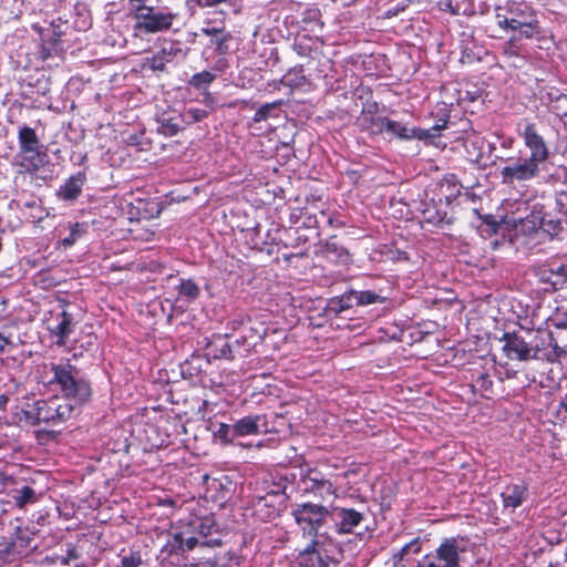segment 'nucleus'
<instances>
[{
    "mask_svg": "<svg viewBox=\"0 0 567 567\" xmlns=\"http://www.w3.org/2000/svg\"><path fill=\"white\" fill-rule=\"evenodd\" d=\"M517 135L529 151V156L518 158L515 163L506 165L499 171L503 184L527 182L538 177L540 166L550 157L549 145L540 134L536 123L525 122L524 124H518Z\"/></svg>",
    "mask_w": 567,
    "mask_h": 567,
    "instance_id": "1",
    "label": "nucleus"
},
{
    "mask_svg": "<svg viewBox=\"0 0 567 567\" xmlns=\"http://www.w3.org/2000/svg\"><path fill=\"white\" fill-rule=\"evenodd\" d=\"M52 374L43 377V382L54 386L63 394V400L74 402V406H82L90 402L93 391L91 382L80 375V370L71 363L70 359H62L59 363L45 365Z\"/></svg>",
    "mask_w": 567,
    "mask_h": 567,
    "instance_id": "2",
    "label": "nucleus"
},
{
    "mask_svg": "<svg viewBox=\"0 0 567 567\" xmlns=\"http://www.w3.org/2000/svg\"><path fill=\"white\" fill-rule=\"evenodd\" d=\"M303 538H332L333 512L331 508L311 502L297 504L291 512Z\"/></svg>",
    "mask_w": 567,
    "mask_h": 567,
    "instance_id": "3",
    "label": "nucleus"
},
{
    "mask_svg": "<svg viewBox=\"0 0 567 567\" xmlns=\"http://www.w3.org/2000/svg\"><path fill=\"white\" fill-rule=\"evenodd\" d=\"M467 536H452L442 539L434 551L425 554L412 567H461L462 555L468 551Z\"/></svg>",
    "mask_w": 567,
    "mask_h": 567,
    "instance_id": "4",
    "label": "nucleus"
},
{
    "mask_svg": "<svg viewBox=\"0 0 567 567\" xmlns=\"http://www.w3.org/2000/svg\"><path fill=\"white\" fill-rule=\"evenodd\" d=\"M75 406L62 398L51 396L47 400H38L23 410L25 420L33 424L45 423L58 425L66 422L73 415Z\"/></svg>",
    "mask_w": 567,
    "mask_h": 567,
    "instance_id": "5",
    "label": "nucleus"
},
{
    "mask_svg": "<svg viewBox=\"0 0 567 567\" xmlns=\"http://www.w3.org/2000/svg\"><path fill=\"white\" fill-rule=\"evenodd\" d=\"M339 551L333 538H313L300 550L296 557L298 567H336Z\"/></svg>",
    "mask_w": 567,
    "mask_h": 567,
    "instance_id": "6",
    "label": "nucleus"
},
{
    "mask_svg": "<svg viewBox=\"0 0 567 567\" xmlns=\"http://www.w3.org/2000/svg\"><path fill=\"white\" fill-rule=\"evenodd\" d=\"M333 474H328L318 467L308 464L300 466L298 487L305 495L326 501L328 497H337L338 487L332 481Z\"/></svg>",
    "mask_w": 567,
    "mask_h": 567,
    "instance_id": "7",
    "label": "nucleus"
},
{
    "mask_svg": "<svg viewBox=\"0 0 567 567\" xmlns=\"http://www.w3.org/2000/svg\"><path fill=\"white\" fill-rule=\"evenodd\" d=\"M177 16V13L168 8L156 10L155 7L150 6L133 18L135 21L134 28L135 30L151 34L168 31Z\"/></svg>",
    "mask_w": 567,
    "mask_h": 567,
    "instance_id": "8",
    "label": "nucleus"
},
{
    "mask_svg": "<svg viewBox=\"0 0 567 567\" xmlns=\"http://www.w3.org/2000/svg\"><path fill=\"white\" fill-rule=\"evenodd\" d=\"M286 483L276 484V488L269 491L266 495L257 497L252 504V516L259 522H271L279 517Z\"/></svg>",
    "mask_w": 567,
    "mask_h": 567,
    "instance_id": "9",
    "label": "nucleus"
},
{
    "mask_svg": "<svg viewBox=\"0 0 567 567\" xmlns=\"http://www.w3.org/2000/svg\"><path fill=\"white\" fill-rule=\"evenodd\" d=\"M535 14V9L526 2L508 1L506 7L496 8V23L501 29L516 30Z\"/></svg>",
    "mask_w": 567,
    "mask_h": 567,
    "instance_id": "10",
    "label": "nucleus"
},
{
    "mask_svg": "<svg viewBox=\"0 0 567 567\" xmlns=\"http://www.w3.org/2000/svg\"><path fill=\"white\" fill-rule=\"evenodd\" d=\"M447 124V120H444L441 124H435L431 128H408L406 126L402 125L400 122L393 121L389 117H386L384 122V128L383 133H388L392 136H395L400 140H426L431 137H435L437 135V132L445 128Z\"/></svg>",
    "mask_w": 567,
    "mask_h": 567,
    "instance_id": "11",
    "label": "nucleus"
},
{
    "mask_svg": "<svg viewBox=\"0 0 567 567\" xmlns=\"http://www.w3.org/2000/svg\"><path fill=\"white\" fill-rule=\"evenodd\" d=\"M502 340L504 341L503 351L509 360L529 361L535 357L530 338L518 332H506Z\"/></svg>",
    "mask_w": 567,
    "mask_h": 567,
    "instance_id": "12",
    "label": "nucleus"
},
{
    "mask_svg": "<svg viewBox=\"0 0 567 567\" xmlns=\"http://www.w3.org/2000/svg\"><path fill=\"white\" fill-rule=\"evenodd\" d=\"M192 533L200 539V547H219L223 542L219 537L217 526L213 517H194L187 525Z\"/></svg>",
    "mask_w": 567,
    "mask_h": 567,
    "instance_id": "13",
    "label": "nucleus"
},
{
    "mask_svg": "<svg viewBox=\"0 0 567 567\" xmlns=\"http://www.w3.org/2000/svg\"><path fill=\"white\" fill-rule=\"evenodd\" d=\"M181 53L182 48L178 41L166 40L158 51L144 59L143 68L153 72H165L166 65L172 63Z\"/></svg>",
    "mask_w": 567,
    "mask_h": 567,
    "instance_id": "14",
    "label": "nucleus"
},
{
    "mask_svg": "<svg viewBox=\"0 0 567 567\" xmlns=\"http://www.w3.org/2000/svg\"><path fill=\"white\" fill-rule=\"evenodd\" d=\"M331 512H333L332 530L339 535L351 534L364 519L363 514L354 508L334 506L331 507Z\"/></svg>",
    "mask_w": 567,
    "mask_h": 567,
    "instance_id": "15",
    "label": "nucleus"
},
{
    "mask_svg": "<svg viewBox=\"0 0 567 567\" xmlns=\"http://www.w3.org/2000/svg\"><path fill=\"white\" fill-rule=\"evenodd\" d=\"M199 538L192 533L189 527L175 532L172 537L166 542L162 551L166 553L168 556L173 555H184L187 551L195 549V547L199 546Z\"/></svg>",
    "mask_w": 567,
    "mask_h": 567,
    "instance_id": "16",
    "label": "nucleus"
},
{
    "mask_svg": "<svg viewBox=\"0 0 567 567\" xmlns=\"http://www.w3.org/2000/svg\"><path fill=\"white\" fill-rule=\"evenodd\" d=\"M378 112L379 105L377 102L364 104L357 118V124L362 132H367L369 135L373 136L383 134L386 116H379Z\"/></svg>",
    "mask_w": 567,
    "mask_h": 567,
    "instance_id": "17",
    "label": "nucleus"
},
{
    "mask_svg": "<svg viewBox=\"0 0 567 567\" xmlns=\"http://www.w3.org/2000/svg\"><path fill=\"white\" fill-rule=\"evenodd\" d=\"M234 436L258 435L268 432L266 414H250L237 420L233 424Z\"/></svg>",
    "mask_w": 567,
    "mask_h": 567,
    "instance_id": "18",
    "label": "nucleus"
},
{
    "mask_svg": "<svg viewBox=\"0 0 567 567\" xmlns=\"http://www.w3.org/2000/svg\"><path fill=\"white\" fill-rule=\"evenodd\" d=\"M528 497V484L525 481L519 483H512L505 486L501 493V499L505 509L511 508L512 511L522 506Z\"/></svg>",
    "mask_w": 567,
    "mask_h": 567,
    "instance_id": "19",
    "label": "nucleus"
},
{
    "mask_svg": "<svg viewBox=\"0 0 567 567\" xmlns=\"http://www.w3.org/2000/svg\"><path fill=\"white\" fill-rule=\"evenodd\" d=\"M449 206L450 203L446 200L445 203H442L441 199L439 203L432 200V203L427 204L422 212L423 223L433 225L435 227H444L446 225H451L452 218L449 215Z\"/></svg>",
    "mask_w": 567,
    "mask_h": 567,
    "instance_id": "20",
    "label": "nucleus"
},
{
    "mask_svg": "<svg viewBox=\"0 0 567 567\" xmlns=\"http://www.w3.org/2000/svg\"><path fill=\"white\" fill-rule=\"evenodd\" d=\"M41 146L31 147V152H20V162L18 165L27 173L34 174L44 167L49 162V156L40 150Z\"/></svg>",
    "mask_w": 567,
    "mask_h": 567,
    "instance_id": "21",
    "label": "nucleus"
},
{
    "mask_svg": "<svg viewBox=\"0 0 567 567\" xmlns=\"http://www.w3.org/2000/svg\"><path fill=\"white\" fill-rule=\"evenodd\" d=\"M547 340L551 354H547L546 361L557 362L561 357L567 355V328L557 327L556 331L547 332Z\"/></svg>",
    "mask_w": 567,
    "mask_h": 567,
    "instance_id": "22",
    "label": "nucleus"
},
{
    "mask_svg": "<svg viewBox=\"0 0 567 567\" xmlns=\"http://www.w3.org/2000/svg\"><path fill=\"white\" fill-rule=\"evenodd\" d=\"M200 32L210 38L209 45L215 47V51L219 55H226L229 53V42L233 40V35L229 31L224 28H202Z\"/></svg>",
    "mask_w": 567,
    "mask_h": 567,
    "instance_id": "23",
    "label": "nucleus"
},
{
    "mask_svg": "<svg viewBox=\"0 0 567 567\" xmlns=\"http://www.w3.org/2000/svg\"><path fill=\"white\" fill-rule=\"evenodd\" d=\"M207 354L218 360H235L228 333L215 336L207 344Z\"/></svg>",
    "mask_w": 567,
    "mask_h": 567,
    "instance_id": "24",
    "label": "nucleus"
},
{
    "mask_svg": "<svg viewBox=\"0 0 567 567\" xmlns=\"http://www.w3.org/2000/svg\"><path fill=\"white\" fill-rule=\"evenodd\" d=\"M321 255L334 264H346L349 260V251L338 241L337 236H330L323 244Z\"/></svg>",
    "mask_w": 567,
    "mask_h": 567,
    "instance_id": "25",
    "label": "nucleus"
},
{
    "mask_svg": "<svg viewBox=\"0 0 567 567\" xmlns=\"http://www.w3.org/2000/svg\"><path fill=\"white\" fill-rule=\"evenodd\" d=\"M8 495L19 509H24L27 505L35 504L41 498V494H38L33 487L25 484L11 489Z\"/></svg>",
    "mask_w": 567,
    "mask_h": 567,
    "instance_id": "26",
    "label": "nucleus"
},
{
    "mask_svg": "<svg viewBox=\"0 0 567 567\" xmlns=\"http://www.w3.org/2000/svg\"><path fill=\"white\" fill-rule=\"evenodd\" d=\"M514 31L517 33L513 34V37H515L519 41H522L523 39H525V40H542L545 38L544 30L540 27V22L538 20L537 14L532 17L529 20L523 22Z\"/></svg>",
    "mask_w": 567,
    "mask_h": 567,
    "instance_id": "27",
    "label": "nucleus"
},
{
    "mask_svg": "<svg viewBox=\"0 0 567 567\" xmlns=\"http://www.w3.org/2000/svg\"><path fill=\"white\" fill-rule=\"evenodd\" d=\"M86 177L85 173H78L76 175L70 176L65 183L59 189V197L63 200H74L76 199L84 185Z\"/></svg>",
    "mask_w": 567,
    "mask_h": 567,
    "instance_id": "28",
    "label": "nucleus"
},
{
    "mask_svg": "<svg viewBox=\"0 0 567 567\" xmlns=\"http://www.w3.org/2000/svg\"><path fill=\"white\" fill-rule=\"evenodd\" d=\"M262 337L261 333L247 334L243 333L239 338L230 340L234 358H245L249 354L250 350L255 347L258 340Z\"/></svg>",
    "mask_w": 567,
    "mask_h": 567,
    "instance_id": "29",
    "label": "nucleus"
},
{
    "mask_svg": "<svg viewBox=\"0 0 567 567\" xmlns=\"http://www.w3.org/2000/svg\"><path fill=\"white\" fill-rule=\"evenodd\" d=\"M526 334L530 338V343L533 348V352L535 357L532 360H545L547 354H551V348L548 346L547 332H533L530 330H526Z\"/></svg>",
    "mask_w": 567,
    "mask_h": 567,
    "instance_id": "30",
    "label": "nucleus"
},
{
    "mask_svg": "<svg viewBox=\"0 0 567 567\" xmlns=\"http://www.w3.org/2000/svg\"><path fill=\"white\" fill-rule=\"evenodd\" d=\"M421 549L422 545L420 537H415L402 546L398 551L393 553L388 563H391L392 567H408V560L405 558L408 553L412 550L414 554H419Z\"/></svg>",
    "mask_w": 567,
    "mask_h": 567,
    "instance_id": "31",
    "label": "nucleus"
},
{
    "mask_svg": "<svg viewBox=\"0 0 567 567\" xmlns=\"http://www.w3.org/2000/svg\"><path fill=\"white\" fill-rule=\"evenodd\" d=\"M61 321L54 328L53 333L56 337V344L64 346L69 336L73 332V318L66 310L60 313Z\"/></svg>",
    "mask_w": 567,
    "mask_h": 567,
    "instance_id": "32",
    "label": "nucleus"
},
{
    "mask_svg": "<svg viewBox=\"0 0 567 567\" xmlns=\"http://www.w3.org/2000/svg\"><path fill=\"white\" fill-rule=\"evenodd\" d=\"M354 306H369L372 303H384L388 299L372 290H350Z\"/></svg>",
    "mask_w": 567,
    "mask_h": 567,
    "instance_id": "33",
    "label": "nucleus"
},
{
    "mask_svg": "<svg viewBox=\"0 0 567 567\" xmlns=\"http://www.w3.org/2000/svg\"><path fill=\"white\" fill-rule=\"evenodd\" d=\"M19 150L20 152H31V147L41 146L40 140L35 131L27 125H23L18 132Z\"/></svg>",
    "mask_w": 567,
    "mask_h": 567,
    "instance_id": "34",
    "label": "nucleus"
},
{
    "mask_svg": "<svg viewBox=\"0 0 567 567\" xmlns=\"http://www.w3.org/2000/svg\"><path fill=\"white\" fill-rule=\"evenodd\" d=\"M178 298L188 302L196 300L199 297V286L193 279L182 278L176 287Z\"/></svg>",
    "mask_w": 567,
    "mask_h": 567,
    "instance_id": "35",
    "label": "nucleus"
},
{
    "mask_svg": "<svg viewBox=\"0 0 567 567\" xmlns=\"http://www.w3.org/2000/svg\"><path fill=\"white\" fill-rule=\"evenodd\" d=\"M354 305H353L352 298L350 296V291H347V292L342 293L340 297L330 299L328 301L326 311L328 315L333 313V315L338 316L339 313L349 310Z\"/></svg>",
    "mask_w": 567,
    "mask_h": 567,
    "instance_id": "36",
    "label": "nucleus"
},
{
    "mask_svg": "<svg viewBox=\"0 0 567 567\" xmlns=\"http://www.w3.org/2000/svg\"><path fill=\"white\" fill-rule=\"evenodd\" d=\"M539 100L548 109L551 104L567 102V94L561 93L554 86H543L539 90Z\"/></svg>",
    "mask_w": 567,
    "mask_h": 567,
    "instance_id": "37",
    "label": "nucleus"
},
{
    "mask_svg": "<svg viewBox=\"0 0 567 567\" xmlns=\"http://www.w3.org/2000/svg\"><path fill=\"white\" fill-rule=\"evenodd\" d=\"M61 280L56 277H54L49 269H42L38 271L33 276V285L34 287L41 289V290H51L59 286Z\"/></svg>",
    "mask_w": 567,
    "mask_h": 567,
    "instance_id": "38",
    "label": "nucleus"
},
{
    "mask_svg": "<svg viewBox=\"0 0 567 567\" xmlns=\"http://www.w3.org/2000/svg\"><path fill=\"white\" fill-rule=\"evenodd\" d=\"M440 187L442 190L445 189V199L451 203L461 194L462 185L454 174H449L442 178Z\"/></svg>",
    "mask_w": 567,
    "mask_h": 567,
    "instance_id": "39",
    "label": "nucleus"
},
{
    "mask_svg": "<svg viewBox=\"0 0 567 567\" xmlns=\"http://www.w3.org/2000/svg\"><path fill=\"white\" fill-rule=\"evenodd\" d=\"M118 557L120 561L115 567H142L145 564L141 550L130 549L125 551V549H122Z\"/></svg>",
    "mask_w": 567,
    "mask_h": 567,
    "instance_id": "40",
    "label": "nucleus"
},
{
    "mask_svg": "<svg viewBox=\"0 0 567 567\" xmlns=\"http://www.w3.org/2000/svg\"><path fill=\"white\" fill-rule=\"evenodd\" d=\"M473 388L485 399H491L493 391V380L486 372H481L473 383Z\"/></svg>",
    "mask_w": 567,
    "mask_h": 567,
    "instance_id": "41",
    "label": "nucleus"
},
{
    "mask_svg": "<svg viewBox=\"0 0 567 567\" xmlns=\"http://www.w3.org/2000/svg\"><path fill=\"white\" fill-rule=\"evenodd\" d=\"M307 214H302L301 227L303 228H319L320 220L318 219L319 208L315 203H308L305 205Z\"/></svg>",
    "mask_w": 567,
    "mask_h": 567,
    "instance_id": "42",
    "label": "nucleus"
},
{
    "mask_svg": "<svg viewBox=\"0 0 567 567\" xmlns=\"http://www.w3.org/2000/svg\"><path fill=\"white\" fill-rule=\"evenodd\" d=\"M244 236L251 249L258 250V251H264L266 243L262 240V238L260 236L259 227H254V228L244 230Z\"/></svg>",
    "mask_w": 567,
    "mask_h": 567,
    "instance_id": "43",
    "label": "nucleus"
},
{
    "mask_svg": "<svg viewBox=\"0 0 567 567\" xmlns=\"http://www.w3.org/2000/svg\"><path fill=\"white\" fill-rule=\"evenodd\" d=\"M216 79V75L209 71H202L192 75L188 84L197 90L204 89L212 84Z\"/></svg>",
    "mask_w": 567,
    "mask_h": 567,
    "instance_id": "44",
    "label": "nucleus"
},
{
    "mask_svg": "<svg viewBox=\"0 0 567 567\" xmlns=\"http://www.w3.org/2000/svg\"><path fill=\"white\" fill-rule=\"evenodd\" d=\"M503 55L507 59L522 56L523 44L515 37H511L502 47Z\"/></svg>",
    "mask_w": 567,
    "mask_h": 567,
    "instance_id": "45",
    "label": "nucleus"
},
{
    "mask_svg": "<svg viewBox=\"0 0 567 567\" xmlns=\"http://www.w3.org/2000/svg\"><path fill=\"white\" fill-rule=\"evenodd\" d=\"M286 83L289 86H301L307 82L302 65L291 68L285 75Z\"/></svg>",
    "mask_w": 567,
    "mask_h": 567,
    "instance_id": "46",
    "label": "nucleus"
},
{
    "mask_svg": "<svg viewBox=\"0 0 567 567\" xmlns=\"http://www.w3.org/2000/svg\"><path fill=\"white\" fill-rule=\"evenodd\" d=\"M282 105V101L278 100L271 103H266L261 105L254 114L252 121L255 123H259L262 121H267L271 116V111L279 109Z\"/></svg>",
    "mask_w": 567,
    "mask_h": 567,
    "instance_id": "47",
    "label": "nucleus"
},
{
    "mask_svg": "<svg viewBox=\"0 0 567 567\" xmlns=\"http://www.w3.org/2000/svg\"><path fill=\"white\" fill-rule=\"evenodd\" d=\"M181 130V126L178 122H176L174 118H164L161 121V124L157 128V132L162 134L165 137H172L175 136Z\"/></svg>",
    "mask_w": 567,
    "mask_h": 567,
    "instance_id": "48",
    "label": "nucleus"
},
{
    "mask_svg": "<svg viewBox=\"0 0 567 567\" xmlns=\"http://www.w3.org/2000/svg\"><path fill=\"white\" fill-rule=\"evenodd\" d=\"M85 233V225L81 223H74L70 226V234L62 240L63 246L70 247L74 245L79 238Z\"/></svg>",
    "mask_w": 567,
    "mask_h": 567,
    "instance_id": "49",
    "label": "nucleus"
},
{
    "mask_svg": "<svg viewBox=\"0 0 567 567\" xmlns=\"http://www.w3.org/2000/svg\"><path fill=\"white\" fill-rule=\"evenodd\" d=\"M184 116L189 124L198 123L208 116V112L204 109L189 107L185 111Z\"/></svg>",
    "mask_w": 567,
    "mask_h": 567,
    "instance_id": "50",
    "label": "nucleus"
},
{
    "mask_svg": "<svg viewBox=\"0 0 567 567\" xmlns=\"http://www.w3.org/2000/svg\"><path fill=\"white\" fill-rule=\"evenodd\" d=\"M319 214L322 218H326L327 225L331 228H343L346 227V223L342 221L334 213H330L326 209L319 210Z\"/></svg>",
    "mask_w": 567,
    "mask_h": 567,
    "instance_id": "51",
    "label": "nucleus"
},
{
    "mask_svg": "<svg viewBox=\"0 0 567 567\" xmlns=\"http://www.w3.org/2000/svg\"><path fill=\"white\" fill-rule=\"evenodd\" d=\"M215 435L223 440L226 443L231 442L236 436H234L233 425L220 423Z\"/></svg>",
    "mask_w": 567,
    "mask_h": 567,
    "instance_id": "52",
    "label": "nucleus"
},
{
    "mask_svg": "<svg viewBox=\"0 0 567 567\" xmlns=\"http://www.w3.org/2000/svg\"><path fill=\"white\" fill-rule=\"evenodd\" d=\"M293 51L301 58H311L312 56V48L308 45L302 39H296L293 45Z\"/></svg>",
    "mask_w": 567,
    "mask_h": 567,
    "instance_id": "53",
    "label": "nucleus"
},
{
    "mask_svg": "<svg viewBox=\"0 0 567 567\" xmlns=\"http://www.w3.org/2000/svg\"><path fill=\"white\" fill-rule=\"evenodd\" d=\"M482 219L483 224L485 225V228L482 229V233H486L488 236H492L497 233L499 228V223L493 215H486L482 217Z\"/></svg>",
    "mask_w": 567,
    "mask_h": 567,
    "instance_id": "54",
    "label": "nucleus"
},
{
    "mask_svg": "<svg viewBox=\"0 0 567 567\" xmlns=\"http://www.w3.org/2000/svg\"><path fill=\"white\" fill-rule=\"evenodd\" d=\"M250 323H251L250 318L245 317V316H239L228 322V328L234 332L238 331V330L244 331V330H246V326L250 324Z\"/></svg>",
    "mask_w": 567,
    "mask_h": 567,
    "instance_id": "55",
    "label": "nucleus"
},
{
    "mask_svg": "<svg viewBox=\"0 0 567 567\" xmlns=\"http://www.w3.org/2000/svg\"><path fill=\"white\" fill-rule=\"evenodd\" d=\"M302 214H307V208H305V206L291 208V212H290V215H289L290 223L293 224V225H300L301 226Z\"/></svg>",
    "mask_w": 567,
    "mask_h": 567,
    "instance_id": "56",
    "label": "nucleus"
},
{
    "mask_svg": "<svg viewBox=\"0 0 567 567\" xmlns=\"http://www.w3.org/2000/svg\"><path fill=\"white\" fill-rule=\"evenodd\" d=\"M548 111L559 118L567 117V102L551 104Z\"/></svg>",
    "mask_w": 567,
    "mask_h": 567,
    "instance_id": "57",
    "label": "nucleus"
},
{
    "mask_svg": "<svg viewBox=\"0 0 567 567\" xmlns=\"http://www.w3.org/2000/svg\"><path fill=\"white\" fill-rule=\"evenodd\" d=\"M80 557L79 551L75 546H69L66 549V555L62 557V564L68 565L71 560H75Z\"/></svg>",
    "mask_w": 567,
    "mask_h": 567,
    "instance_id": "58",
    "label": "nucleus"
},
{
    "mask_svg": "<svg viewBox=\"0 0 567 567\" xmlns=\"http://www.w3.org/2000/svg\"><path fill=\"white\" fill-rule=\"evenodd\" d=\"M542 227L545 231L549 233L550 235H555L557 234V231H559L561 229L560 227V223L559 221H548V223H545L544 220L542 221Z\"/></svg>",
    "mask_w": 567,
    "mask_h": 567,
    "instance_id": "59",
    "label": "nucleus"
},
{
    "mask_svg": "<svg viewBox=\"0 0 567 567\" xmlns=\"http://www.w3.org/2000/svg\"><path fill=\"white\" fill-rule=\"evenodd\" d=\"M548 567H567V554H565L563 558L550 561Z\"/></svg>",
    "mask_w": 567,
    "mask_h": 567,
    "instance_id": "60",
    "label": "nucleus"
},
{
    "mask_svg": "<svg viewBox=\"0 0 567 567\" xmlns=\"http://www.w3.org/2000/svg\"><path fill=\"white\" fill-rule=\"evenodd\" d=\"M230 0H203V2L200 3V6L203 7H216L220 3H224V2H229Z\"/></svg>",
    "mask_w": 567,
    "mask_h": 567,
    "instance_id": "61",
    "label": "nucleus"
},
{
    "mask_svg": "<svg viewBox=\"0 0 567 567\" xmlns=\"http://www.w3.org/2000/svg\"><path fill=\"white\" fill-rule=\"evenodd\" d=\"M556 206L559 213L567 214V208L563 204L561 197L556 198Z\"/></svg>",
    "mask_w": 567,
    "mask_h": 567,
    "instance_id": "62",
    "label": "nucleus"
},
{
    "mask_svg": "<svg viewBox=\"0 0 567 567\" xmlns=\"http://www.w3.org/2000/svg\"><path fill=\"white\" fill-rule=\"evenodd\" d=\"M8 402H9V398L4 394H1L0 395V411L6 410Z\"/></svg>",
    "mask_w": 567,
    "mask_h": 567,
    "instance_id": "63",
    "label": "nucleus"
},
{
    "mask_svg": "<svg viewBox=\"0 0 567 567\" xmlns=\"http://www.w3.org/2000/svg\"><path fill=\"white\" fill-rule=\"evenodd\" d=\"M303 256H306L305 252H301V254H298V255H296V254H285L284 255V260L290 262L293 257H303Z\"/></svg>",
    "mask_w": 567,
    "mask_h": 567,
    "instance_id": "64",
    "label": "nucleus"
}]
</instances>
